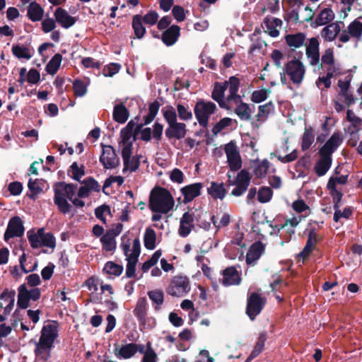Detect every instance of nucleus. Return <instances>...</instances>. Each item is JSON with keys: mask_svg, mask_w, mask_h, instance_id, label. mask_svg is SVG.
<instances>
[{"mask_svg": "<svg viewBox=\"0 0 362 362\" xmlns=\"http://www.w3.org/2000/svg\"><path fill=\"white\" fill-rule=\"evenodd\" d=\"M174 205V199L166 189L157 187L151 192L149 207L152 211L167 214L173 209Z\"/></svg>", "mask_w": 362, "mask_h": 362, "instance_id": "obj_1", "label": "nucleus"}, {"mask_svg": "<svg viewBox=\"0 0 362 362\" xmlns=\"http://www.w3.org/2000/svg\"><path fill=\"white\" fill-rule=\"evenodd\" d=\"M58 337V324L52 322L47 325L43 326L41 330V336L40 339L35 344V350L41 351L44 356L50 354L51 349L53 346L54 340Z\"/></svg>", "mask_w": 362, "mask_h": 362, "instance_id": "obj_2", "label": "nucleus"}, {"mask_svg": "<svg viewBox=\"0 0 362 362\" xmlns=\"http://www.w3.org/2000/svg\"><path fill=\"white\" fill-rule=\"evenodd\" d=\"M27 237L30 246L33 248L46 247L53 252L56 247V239L50 233H45L43 228H39L37 231L30 230L27 232Z\"/></svg>", "mask_w": 362, "mask_h": 362, "instance_id": "obj_3", "label": "nucleus"}, {"mask_svg": "<svg viewBox=\"0 0 362 362\" xmlns=\"http://www.w3.org/2000/svg\"><path fill=\"white\" fill-rule=\"evenodd\" d=\"M137 127L134 122L130 121L120 132L119 145L122 151V156L127 157L133 153V144L136 141V130Z\"/></svg>", "mask_w": 362, "mask_h": 362, "instance_id": "obj_4", "label": "nucleus"}, {"mask_svg": "<svg viewBox=\"0 0 362 362\" xmlns=\"http://www.w3.org/2000/svg\"><path fill=\"white\" fill-rule=\"evenodd\" d=\"M217 110L215 103L211 101L199 100L194 106V115L200 126L207 127L209 119Z\"/></svg>", "mask_w": 362, "mask_h": 362, "instance_id": "obj_5", "label": "nucleus"}, {"mask_svg": "<svg viewBox=\"0 0 362 362\" xmlns=\"http://www.w3.org/2000/svg\"><path fill=\"white\" fill-rule=\"evenodd\" d=\"M284 71V74L288 76L293 84L299 86L304 78L305 69L300 61L294 59L287 62Z\"/></svg>", "mask_w": 362, "mask_h": 362, "instance_id": "obj_6", "label": "nucleus"}, {"mask_svg": "<svg viewBox=\"0 0 362 362\" xmlns=\"http://www.w3.org/2000/svg\"><path fill=\"white\" fill-rule=\"evenodd\" d=\"M190 291L189 279L184 276H174L166 289L168 294L175 297H182Z\"/></svg>", "mask_w": 362, "mask_h": 362, "instance_id": "obj_7", "label": "nucleus"}, {"mask_svg": "<svg viewBox=\"0 0 362 362\" xmlns=\"http://www.w3.org/2000/svg\"><path fill=\"white\" fill-rule=\"evenodd\" d=\"M229 179L230 175H228ZM251 177L249 172L246 170H240L234 180H228L230 185L235 186L231 191V195L235 197L242 196L247 189L250 183Z\"/></svg>", "mask_w": 362, "mask_h": 362, "instance_id": "obj_8", "label": "nucleus"}, {"mask_svg": "<svg viewBox=\"0 0 362 362\" xmlns=\"http://www.w3.org/2000/svg\"><path fill=\"white\" fill-rule=\"evenodd\" d=\"M41 292L38 288H32L28 289L25 284H22L18 287V295L17 305L22 309L27 308L30 304L29 301L37 300L40 298Z\"/></svg>", "mask_w": 362, "mask_h": 362, "instance_id": "obj_9", "label": "nucleus"}, {"mask_svg": "<svg viewBox=\"0 0 362 362\" xmlns=\"http://www.w3.org/2000/svg\"><path fill=\"white\" fill-rule=\"evenodd\" d=\"M339 172L338 168L334 170V174L332 175L327 182V187L329 190V193L333 200L341 202L343 194L337 189L338 185H345L348 180V175H339Z\"/></svg>", "mask_w": 362, "mask_h": 362, "instance_id": "obj_10", "label": "nucleus"}, {"mask_svg": "<svg viewBox=\"0 0 362 362\" xmlns=\"http://www.w3.org/2000/svg\"><path fill=\"white\" fill-rule=\"evenodd\" d=\"M102 153L100 156V162L105 169H114L119 165V158L117 155L115 149L110 145L101 144Z\"/></svg>", "mask_w": 362, "mask_h": 362, "instance_id": "obj_11", "label": "nucleus"}, {"mask_svg": "<svg viewBox=\"0 0 362 362\" xmlns=\"http://www.w3.org/2000/svg\"><path fill=\"white\" fill-rule=\"evenodd\" d=\"M223 148L230 169L234 172L240 170L242 166V160L235 143L232 141L226 144Z\"/></svg>", "mask_w": 362, "mask_h": 362, "instance_id": "obj_12", "label": "nucleus"}, {"mask_svg": "<svg viewBox=\"0 0 362 362\" xmlns=\"http://www.w3.org/2000/svg\"><path fill=\"white\" fill-rule=\"evenodd\" d=\"M124 255L127 261L126 269V276L132 278L135 276L136 264L138 262V258L141 252V245L138 241H136L132 253H128L127 245H124Z\"/></svg>", "mask_w": 362, "mask_h": 362, "instance_id": "obj_13", "label": "nucleus"}, {"mask_svg": "<svg viewBox=\"0 0 362 362\" xmlns=\"http://www.w3.org/2000/svg\"><path fill=\"white\" fill-rule=\"evenodd\" d=\"M24 231L25 228L22 220L18 216H14L8 221L4 233V240L7 242L11 238L21 237L24 234Z\"/></svg>", "mask_w": 362, "mask_h": 362, "instance_id": "obj_14", "label": "nucleus"}, {"mask_svg": "<svg viewBox=\"0 0 362 362\" xmlns=\"http://www.w3.org/2000/svg\"><path fill=\"white\" fill-rule=\"evenodd\" d=\"M343 141V135L340 132H334L324 146L320 149V153L332 157V154L337 149Z\"/></svg>", "mask_w": 362, "mask_h": 362, "instance_id": "obj_15", "label": "nucleus"}, {"mask_svg": "<svg viewBox=\"0 0 362 362\" xmlns=\"http://www.w3.org/2000/svg\"><path fill=\"white\" fill-rule=\"evenodd\" d=\"M335 14L331 8H319L318 13L315 15L312 26L314 28L323 26L332 23Z\"/></svg>", "mask_w": 362, "mask_h": 362, "instance_id": "obj_16", "label": "nucleus"}, {"mask_svg": "<svg viewBox=\"0 0 362 362\" xmlns=\"http://www.w3.org/2000/svg\"><path fill=\"white\" fill-rule=\"evenodd\" d=\"M203 187L202 182H196L182 187L180 192L183 196V202L187 204L200 196Z\"/></svg>", "mask_w": 362, "mask_h": 362, "instance_id": "obj_17", "label": "nucleus"}, {"mask_svg": "<svg viewBox=\"0 0 362 362\" xmlns=\"http://www.w3.org/2000/svg\"><path fill=\"white\" fill-rule=\"evenodd\" d=\"M227 110L235 108V112L241 120H249L251 118V109L248 104L243 103L241 98H236V100L229 103Z\"/></svg>", "mask_w": 362, "mask_h": 362, "instance_id": "obj_18", "label": "nucleus"}, {"mask_svg": "<svg viewBox=\"0 0 362 362\" xmlns=\"http://www.w3.org/2000/svg\"><path fill=\"white\" fill-rule=\"evenodd\" d=\"M282 21L273 16H267L263 21L262 28L266 33L272 37L279 35V30L282 26Z\"/></svg>", "mask_w": 362, "mask_h": 362, "instance_id": "obj_19", "label": "nucleus"}, {"mask_svg": "<svg viewBox=\"0 0 362 362\" xmlns=\"http://www.w3.org/2000/svg\"><path fill=\"white\" fill-rule=\"evenodd\" d=\"M263 308L262 298L257 293H252L247 300V314L251 320L259 314Z\"/></svg>", "mask_w": 362, "mask_h": 362, "instance_id": "obj_20", "label": "nucleus"}, {"mask_svg": "<svg viewBox=\"0 0 362 362\" xmlns=\"http://www.w3.org/2000/svg\"><path fill=\"white\" fill-rule=\"evenodd\" d=\"M137 353L136 344L129 343L124 345H114V354L118 359H129Z\"/></svg>", "mask_w": 362, "mask_h": 362, "instance_id": "obj_21", "label": "nucleus"}, {"mask_svg": "<svg viewBox=\"0 0 362 362\" xmlns=\"http://www.w3.org/2000/svg\"><path fill=\"white\" fill-rule=\"evenodd\" d=\"M226 90V86L225 83H219L216 82L214 84V90L212 92L211 97L216 100L221 107L222 108H228L229 107V102H228V96L225 98V92Z\"/></svg>", "mask_w": 362, "mask_h": 362, "instance_id": "obj_22", "label": "nucleus"}, {"mask_svg": "<svg viewBox=\"0 0 362 362\" xmlns=\"http://www.w3.org/2000/svg\"><path fill=\"white\" fill-rule=\"evenodd\" d=\"M305 54L311 65L315 66L319 64V42L316 37H312L309 40V43L306 46Z\"/></svg>", "mask_w": 362, "mask_h": 362, "instance_id": "obj_23", "label": "nucleus"}, {"mask_svg": "<svg viewBox=\"0 0 362 362\" xmlns=\"http://www.w3.org/2000/svg\"><path fill=\"white\" fill-rule=\"evenodd\" d=\"M119 233L115 230H110L100 238L102 248L105 252H114L117 247L116 237Z\"/></svg>", "mask_w": 362, "mask_h": 362, "instance_id": "obj_24", "label": "nucleus"}, {"mask_svg": "<svg viewBox=\"0 0 362 362\" xmlns=\"http://www.w3.org/2000/svg\"><path fill=\"white\" fill-rule=\"evenodd\" d=\"M221 282L225 286L238 285L241 279L239 272L234 267H228L223 271Z\"/></svg>", "mask_w": 362, "mask_h": 362, "instance_id": "obj_25", "label": "nucleus"}, {"mask_svg": "<svg viewBox=\"0 0 362 362\" xmlns=\"http://www.w3.org/2000/svg\"><path fill=\"white\" fill-rule=\"evenodd\" d=\"M56 21L64 28H69L76 23L75 18L70 16L68 12L62 8H57L54 13Z\"/></svg>", "mask_w": 362, "mask_h": 362, "instance_id": "obj_26", "label": "nucleus"}, {"mask_svg": "<svg viewBox=\"0 0 362 362\" xmlns=\"http://www.w3.org/2000/svg\"><path fill=\"white\" fill-rule=\"evenodd\" d=\"M341 32V27L339 22L331 23L325 25L322 29L320 35L326 42H332L336 39Z\"/></svg>", "mask_w": 362, "mask_h": 362, "instance_id": "obj_27", "label": "nucleus"}, {"mask_svg": "<svg viewBox=\"0 0 362 362\" xmlns=\"http://www.w3.org/2000/svg\"><path fill=\"white\" fill-rule=\"evenodd\" d=\"M194 228V214L185 212L180 221L179 235L181 237H187Z\"/></svg>", "mask_w": 362, "mask_h": 362, "instance_id": "obj_28", "label": "nucleus"}, {"mask_svg": "<svg viewBox=\"0 0 362 362\" xmlns=\"http://www.w3.org/2000/svg\"><path fill=\"white\" fill-rule=\"evenodd\" d=\"M165 133L168 139L175 138L177 139H181L186 135V124L177 122L168 126Z\"/></svg>", "mask_w": 362, "mask_h": 362, "instance_id": "obj_29", "label": "nucleus"}, {"mask_svg": "<svg viewBox=\"0 0 362 362\" xmlns=\"http://www.w3.org/2000/svg\"><path fill=\"white\" fill-rule=\"evenodd\" d=\"M320 158L315 163L314 169L315 173L319 176L325 175L329 170L332 165V157L323 153H320Z\"/></svg>", "mask_w": 362, "mask_h": 362, "instance_id": "obj_30", "label": "nucleus"}, {"mask_svg": "<svg viewBox=\"0 0 362 362\" xmlns=\"http://www.w3.org/2000/svg\"><path fill=\"white\" fill-rule=\"evenodd\" d=\"M180 28L178 25H173L165 30L162 35V40L167 46L174 45L180 35Z\"/></svg>", "mask_w": 362, "mask_h": 362, "instance_id": "obj_31", "label": "nucleus"}, {"mask_svg": "<svg viewBox=\"0 0 362 362\" xmlns=\"http://www.w3.org/2000/svg\"><path fill=\"white\" fill-rule=\"evenodd\" d=\"M226 86V90L228 89V102L231 103V102L236 100V98H241L240 95L238 94V91L240 87V81L235 76H231L229 78L228 81L224 82Z\"/></svg>", "mask_w": 362, "mask_h": 362, "instance_id": "obj_32", "label": "nucleus"}, {"mask_svg": "<svg viewBox=\"0 0 362 362\" xmlns=\"http://www.w3.org/2000/svg\"><path fill=\"white\" fill-rule=\"evenodd\" d=\"M263 250L264 247L261 243L252 244L246 255L247 264L249 265L254 264L255 262L259 259Z\"/></svg>", "mask_w": 362, "mask_h": 362, "instance_id": "obj_33", "label": "nucleus"}, {"mask_svg": "<svg viewBox=\"0 0 362 362\" xmlns=\"http://www.w3.org/2000/svg\"><path fill=\"white\" fill-rule=\"evenodd\" d=\"M207 192L214 199L222 200L226 197L227 192L223 183L212 182L207 188Z\"/></svg>", "mask_w": 362, "mask_h": 362, "instance_id": "obj_34", "label": "nucleus"}, {"mask_svg": "<svg viewBox=\"0 0 362 362\" xmlns=\"http://www.w3.org/2000/svg\"><path fill=\"white\" fill-rule=\"evenodd\" d=\"M15 291H9L6 289L0 296V300H4L6 304L4 308V314L5 315H9L14 307L15 303Z\"/></svg>", "mask_w": 362, "mask_h": 362, "instance_id": "obj_35", "label": "nucleus"}, {"mask_svg": "<svg viewBox=\"0 0 362 362\" xmlns=\"http://www.w3.org/2000/svg\"><path fill=\"white\" fill-rule=\"evenodd\" d=\"M305 38L306 36L303 33L289 34L286 35L285 37V40L287 45L293 49H296L302 47L305 43Z\"/></svg>", "mask_w": 362, "mask_h": 362, "instance_id": "obj_36", "label": "nucleus"}, {"mask_svg": "<svg viewBox=\"0 0 362 362\" xmlns=\"http://www.w3.org/2000/svg\"><path fill=\"white\" fill-rule=\"evenodd\" d=\"M44 14V10L41 6L35 1L30 2L28 8V16L33 22L42 20Z\"/></svg>", "mask_w": 362, "mask_h": 362, "instance_id": "obj_37", "label": "nucleus"}, {"mask_svg": "<svg viewBox=\"0 0 362 362\" xmlns=\"http://www.w3.org/2000/svg\"><path fill=\"white\" fill-rule=\"evenodd\" d=\"M302 218L303 216H293L292 218L286 219L284 224L275 226L273 228V231L271 232V234H276L282 236V233L281 232L282 228L290 226L291 227L296 228L302 221Z\"/></svg>", "mask_w": 362, "mask_h": 362, "instance_id": "obj_38", "label": "nucleus"}, {"mask_svg": "<svg viewBox=\"0 0 362 362\" xmlns=\"http://www.w3.org/2000/svg\"><path fill=\"white\" fill-rule=\"evenodd\" d=\"M267 333L263 332L259 334L257 341L254 347V349L246 359L245 362H250L256 358L263 350L265 341L267 340Z\"/></svg>", "mask_w": 362, "mask_h": 362, "instance_id": "obj_39", "label": "nucleus"}, {"mask_svg": "<svg viewBox=\"0 0 362 362\" xmlns=\"http://www.w3.org/2000/svg\"><path fill=\"white\" fill-rule=\"evenodd\" d=\"M340 202L333 200L334 214L333 219L335 222H338L340 218H349L352 214V209L350 207H345L342 211L340 209Z\"/></svg>", "mask_w": 362, "mask_h": 362, "instance_id": "obj_40", "label": "nucleus"}, {"mask_svg": "<svg viewBox=\"0 0 362 362\" xmlns=\"http://www.w3.org/2000/svg\"><path fill=\"white\" fill-rule=\"evenodd\" d=\"M129 117V112L123 104H118L114 107L113 118L118 123H124Z\"/></svg>", "mask_w": 362, "mask_h": 362, "instance_id": "obj_41", "label": "nucleus"}, {"mask_svg": "<svg viewBox=\"0 0 362 362\" xmlns=\"http://www.w3.org/2000/svg\"><path fill=\"white\" fill-rule=\"evenodd\" d=\"M148 303L145 298H140L137 300L136 307L134 310V314L136 317L138 321L144 320L147 316Z\"/></svg>", "mask_w": 362, "mask_h": 362, "instance_id": "obj_42", "label": "nucleus"}, {"mask_svg": "<svg viewBox=\"0 0 362 362\" xmlns=\"http://www.w3.org/2000/svg\"><path fill=\"white\" fill-rule=\"evenodd\" d=\"M347 29L351 37L359 40L362 36V16H359L352 21Z\"/></svg>", "mask_w": 362, "mask_h": 362, "instance_id": "obj_43", "label": "nucleus"}, {"mask_svg": "<svg viewBox=\"0 0 362 362\" xmlns=\"http://www.w3.org/2000/svg\"><path fill=\"white\" fill-rule=\"evenodd\" d=\"M346 119L351 123L350 126L347 128V131L352 129L360 131L362 129V119L357 117L351 110H347Z\"/></svg>", "mask_w": 362, "mask_h": 362, "instance_id": "obj_44", "label": "nucleus"}, {"mask_svg": "<svg viewBox=\"0 0 362 362\" xmlns=\"http://www.w3.org/2000/svg\"><path fill=\"white\" fill-rule=\"evenodd\" d=\"M122 158L124 165L123 169L124 173L127 171L134 172L139 168L140 161L138 156L131 155L127 157H122Z\"/></svg>", "mask_w": 362, "mask_h": 362, "instance_id": "obj_45", "label": "nucleus"}, {"mask_svg": "<svg viewBox=\"0 0 362 362\" xmlns=\"http://www.w3.org/2000/svg\"><path fill=\"white\" fill-rule=\"evenodd\" d=\"M144 245L148 250H153L156 246V234L151 228L146 229L144 237Z\"/></svg>", "mask_w": 362, "mask_h": 362, "instance_id": "obj_46", "label": "nucleus"}, {"mask_svg": "<svg viewBox=\"0 0 362 362\" xmlns=\"http://www.w3.org/2000/svg\"><path fill=\"white\" fill-rule=\"evenodd\" d=\"M132 27L136 37L141 39L146 33V28L142 23V18L139 15H136L133 18Z\"/></svg>", "mask_w": 362, "mask_h": 362, "instance_id": "obj_47", "label": "nucleus"}, {"mask_svg": "<svg viewBox=\"0 0 362 362\" xmlns=\"http://www.w3.org/2000/svg\"><path fill=\"white\" fill-rule=\"evenodd\" d=\"M62 60V56L60 54H56L50 59L46 66V71L51 75H54L58 71Z\"/></svg>", "mask_w": 362, "mask_h": 362, "instance_id": "obj_48", "label": "nucleus"}, {"mask_svg": "<svg viewBox=\"0 0 362 362\" xmlns=\"http://www.w3.org/2000/svg\"><path fill=\"white\" fill-rule=\"evenodd\" d=\"M69 176L76 181H79L85 175V168L83 165H78L74 162L69 170Z\"/></svg>", "mask_w": 362, "mask_h": 362, "instance_id": "obj_49", "label": "nucleus"}, {"mask_svg": "<svg viewBox=\"0 0 362 362\" xmlns=\"http://www.w3.org/2000/svg\"><path fill=\"white\" fill-rule=\"evenodd\" d=\"M271 58L273 64L279 69H282L284 70L286 62V54L281 52L279 49H274L272 51L271 54Z\"/></svg>", "mask_w": 362, "mask_h": 362, "instance_id": "obj_50", "label": "nucleus"}, {"mask_svg": "<svg viewBox=\"0 0 362 362\" xmlns=\"http://www.w3.org/2000/svg\"><path fill=\"white\" fill-rule=\"evenodd\" d=\"M274 110V105L272 102L264 105H259L258 107V113L257 115V121L260 122H264L268 115Z\"/></svg>", "mask_w": 362, "mask_h": 362, "instance_id": "obj_51", "label": "nucleus"}, {"mask_svg": "<svg viewBox=\"0 0 362 362\" xmlns=\"http://www.w3.org/2000/svg\"><path fill=\"white\" fill-rule=\"evenodd\" d=\"M269 168V163L267 160L257 163L254 165L253 173L256 177L262 178L266 176Z\"/></svg>", "mask_w": 362, "mask_h": 362, "instance_id": "obj_52", "label": "nucleus"}, {"mask_svg": "<svg viewBox=\"0 0 362 362\" xmlns=\"http://www.w3.org/2000/svg\"><path fill=\"white\" fill-rule=\"evenodd\" d=\"M12 52L13 54L18 59H30L32 57L30 49L25 46L13 45L12 47Z\"/></svg>", "mask_w": 362, "mask_h": 362, "instance_id": "obj_53", "label": "nucleus"}, {"mask_svg": "<svg viewBox=\"0 0 362 362\" xmlns=\"http://www.w3.org/2000/svg\"><path fill=\"white\" fill-rule=\"evenodd\" d=\"M103 271L109 275L118 276L122 273L123 267L120 264L110 261L105 264Z\"/></svg>", "mask_w": 362, "mask_h": 362, "instance_id": "obj_54", "label": "nucleus"}, {"mask_svg": "<svg viewBox=\"0 0 362 362\" xmlns=\"http://www.w3.org/2000/svg\"><path fill=\"white\" fill-rule=\"evenodd\" d=\"M292 209L298 214L305 213L303 217H306L310 214L309 206L302 199H298L292 203Z\"/></svg>", "mask_w": 362, "mask_h": 362, "instance_id": "obj_55", "label": "nucleus"}, {"mask_svg": "<svg viewBox=\"0 0 362 362\" xmlns=\"http://www.w3.org/2000/svg\"><path fill=\"white\" fill-rule=\"evenodd\" d=\"M162 112L168 126L177 122V115L173 107L167 106L162 109Z\"/></svg>", "mask_w": 362, "mask_h": 362, "instance_id": "obj_56", "label": "nucleus"}, {"mask_svg": "<svg viewBox=\"0 0 362 362\" xmlns=\"http://www.w3.org/2000/svg\"><path fill=\"white\" fill-rule=\"evenodd\" d=\"M273 196V192L270 187H262L257 193V199L260 203L269 202Z\"/></svg>", "mask_w": 362, "mask_h": 362, "instance_id": "obj_57", "label": "nucleus"}, {"mask_svg": "<svg viewBox=\"0 0 362 362\" xmlns=\"http://www.w3.org/2000/svg\"><path fill=\"white\" fill-rule=\"evenodd\" d=\"M148 295L152 302L156 304L155 309L158 310V307L163 303L164 295L163 291L160 290H153L149 291Z\"/></svg>", "mask_w": 362, "mask_h": 362, "instance_id": "obj_58", "label": "nucleus"}, {"mask_svg": "<svg viewBox=\"0 0 362 362\" xmlns=\"http://www.w3.org/2000/svg\"><path fill=\"white\" fill-rule=\"evenodd\" d=\"M270 93L269 90L265 88L255 90L252 94L251 100L254 103H259L265 100Z\"/></svg>", "mask_w": 362, "mask_h": 362, "instance_id": "obj_59", "label": "nucleus"}, {"mask_svg": "<svg viewBox=\"0 0 362 362\" xmlns=\"http://www.w3.org/2000/svg\"><path fill=\"white\" fill-rule=\"evenodd\" d=\"M141 362H158V356L151 347L150 342L146 344V350Z\"/></svg>", "mask_w": 362, "mask_h": 362, "instance_id": "obj_60", "label": "nucleus"}, {"mask_svg": "<svg viewBox=\"0 0 362 362\" xmlns=\"http://www.w3.org/2000/svg\"><path fill=\"white\" fill-rule=\"evenodd\" d=\"M28 187L33 195H35L42 190L44 185L42 180L36 179L33 180L32 179H30L28 183Z\"/></svg>", "mask_w": 362, "mask_h": 362, "instance_id": "obj_61", "label": "nucleus"}, {"mask_svg": "<svg viewBox=\"0 0 362 362\" xmlns=\"http://www.w3.org/2000/svg\"><path fill=\"white\" fill-rule=\"evenodd\" d=\"M95 216L103 223H106V216L110 215V208L107 205H102L95 210Z\"/></svg>", "mask_w": 362, "mask_h": 362, "instance_id": "obj_62", "label": "nucleus"}, {"mask_svg": "<svg viewBox=\"0 0 362 362\" xmlns=\"http://www.w3.org/2000/svg\"><path fill=\"white\" fill-rule=\"evenodd\" d=\"M177 110L180 119L187 121L192 118V113L187 107L182 104H177Z\"/></svg>", "mask_w": 362, "mask_h": 362, "instance_id": "obj_63", "label": "nucleus"}, {"mask_svg": "<svg viewBox=\"0 0 362 362\" xmlns=\"http://www.w3.org/2000/svg\"><path fill=\"white\" fill-rule=\"evenodd\" d=\"M74 93L77 96H83L87 92L86 83L81 80H76L73 83Z\"/></svg>", "mask_w": 362, "mask_h": 362, "instance_id": "obj_64", "label": "nucleus"}]
</instances>
